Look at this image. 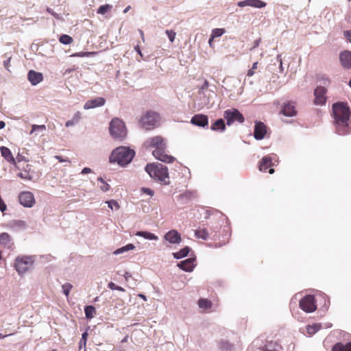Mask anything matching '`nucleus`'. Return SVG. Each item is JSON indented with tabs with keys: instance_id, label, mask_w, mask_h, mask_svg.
I'll return each mask as SVG.
<instances>
[{
	"instance_id": "obj_18",
	"label": "nucleus",
	"mask_w": 351,
	"mask_h": 351,
	"mask_svg": "<svg viewBox=\"0 0 351 351\" xmlns=\"http://www.w3.org/2000/svg\"><path fill=\"white\" fill-rule=\"evenodd\" d=\"M0 245L8 250L12 248L14 243L9 234L7 232L0 234Z\"/></svg>"
},
{
	"instance_id": "obj_52",
	"label": "nucleus",
	"mask_w": 351,
	"mask_h": 351,
	"mask_svg": "<svg viewBox=\"0 0 351 351\" xmlns=\"http://www.w3.org/2000/svg\"><path fill=\"white\" fill-rule=\"evenodd\" d=\"M110 188V185L107 184L106 182H104V183H103L102 185L100 186V189L104 192L109 191Z\"/></svg>"
},
{
	"instance_id": "obj_22",
	"label": "nucleus",
	"mask_w": 351,
	"mask_h": 351,
	"mask_svg": "<svg viewBox=\"0 0 351 351\" xmlns=\"http://www.w3.org/2000/svg\"><path fill=\"white\" fill-rule=\"evenodd\" d=\"M272 165H274V164L272 163L271 157L269 156H266L263 157L260 161L259 169L261 171L265 172L267 169Z\"/></svg>"
},
{
	"instance_id": "obj_23",
	"label": "nucleus",
	"mask_w": 351,
	"mask_h": 351,
	"mask_svg": "<svg viewBox=\"0 0 351 351\" xmlns=\"http://www.w3.org/2000/svg\"><path fill=\"white\" fill-rule=\"evenodd\" d=\"M218 347L222 351H232L234 345L228 340L221 339L218 342Z\"/></svg>"
},
{
	"instance_id": "obj_34",
	"label": "nucleus",
	"mask_w": 351,
	"mask_h": 351,
	"mask_svg": "<svg viewBox=\"0 0 351 351\" xmlns=\"http://www.w3.org/2000/svg\"><path fill=\"white\" fill-rule=\"evenodd\" d=\"M278 347L276 342L270 341L263 348V351H277Z\"/></svg>"
},
{
	"instance_id": "obj_30",
	"label": "nucleus",
	"mask_w": 351,
	"mask_h": 351,
	"mask_svg": "<svg viewBox=\"0 0 351 351\" xmlns=\"http://www.w3.org/2000/svg\"><path fill=\"white\" fill-rule=\"evenodd\" d=\"M135 246L132 243L127 244L126 245L117 249L113 252V254L118 255L126 252L128 251L134 250Z\"/></svg>"
},
{
	"instance_id": "obj_17",
	"label": "nucleus",
	"mask_w": 351,
	"mask_h": 351,
	"mask_svg": "<svg viewBox=\"0 0 351 351\" xmlns=\"http://www.w3.org/2000/svg\"><path fill=\"white\" fill-rule=\"evenodd\" d=\"M280 113L286 117H292L296 115L297 112L295 106L291 102H287L282 106Z\"/></svg>"
},
{
	"instance_id": "obj_6",
	"label": "nucleus",
	"mask_w": 351,
	"mask_h": 351,
	"mask_svg": "<svg viewBox=\"0 0 351 351\" xmlns=\"http://www.w3.org/2000/svg\"><path fill=\"white\" fill-rule=\"evenodd\" d=\"M160 121V115L158 113L149 110L146 112L139 120V123L142 128L146 130H151L156 127Z\"/></svg>"
},
{
	"instance_id": "obj_2",
	"label": "nucleus",
	"mask_w": 351,
	"mask_h": 351,
	"mask_svg": "<svg viewBox=\"0 0 351 351\" xmlns=\"http://www.w3.org/2000/svg\"><path fill=\"white\" fill-rule=\"evenodd\" d=\"M145 145L149 148H154L153 156L163 162L171 163L176 158L173 156L166 154V143L165 139L160 136H156L147 138L145 142Z\"/></svg>"
},
{
	"instance_id": "obj_53",
	"label": "nucleus",
	"mask_w": 351,
	"mask_h": 351,
	"mask_svg": "<svg viewBox=\"0 0 351 351\" xmlns=\"http://www.w3.org/2000/svg\"><path fill=\"white\" fill-rule=\"evenodd\" d=\"M320 82L324 86H327L329 84V80L326 77H322L320 79Z\"/></svg>"
},
{
	"instance_id": "obj_1",
	"label": "nucleus",
	"mask_w": 351,
	"mask_h": 351,
	"mask_svg": "<svg viewBox=\"0 0 351 351\" xmlns=\"http://www.w3.org/2000/svg\"><path fill=\"white\" fill-rule=\"evenodd\" d=\"M332 110L337 133L339 135L349 134L348 121L350 114L349 108L343 103H337L333 104Z\"/></svg>"
},
{
	"instance_id": "obj_3",
	"label": "nucleus",
	"mask_w": 351,
	"mask_h": 351,
	"mask_svg": "<svg viewBox=\"0 0 351 351\" xmlns=\"http://www.w3.org/2000/svg\"><path fill=\"white\" fill-rule=\"evenodd\" d=\"M145 171L155 180L164 184H169V172L167 166L160 163H152L146 165Z\"/></svg>"
},
{
	"instance_id": "obj_11",
	"label": "nucleus",
	"mask_w": 351,
	"mask_h": 351,
	"mask_svg": "<svg viewBox=\"0 0 351 351\" xmlns=\"http://www.w3.org/2000/svg\"><path fill=\"white\" fill-rule=\"evenodd\" d=\"M326 89L325 87L322 86V85L318 86L315 91H314V95H315V104L316 105H324L325 104L326 101Z\"/></svg>"
},
{
	"instance_id": "obj_24",
	"label": "nucleus",
	"mask_w": 351,
	"mask_h": 351,
	"mask_svg": "<svg viewBox=\"0 0 351 351\" xmlns=\"http://www.w3.org/2000/svg\"><path fill=\"white\" fill-rule=\"evenodd\" d=\"M210 129L214 131H224L226 129V125L223 119H219L215 121L211 125Z\"/></svg>"
},
{
	"instance_id": "obj_20",
	"label": "nucleus",
	"mask_w": 351,
	"mask_h": 351,
	"mask_svg": "<svg viewBox=\"0 0 351 351\" xmlns=\"http://www.w3.org/2000/svg\"><path fill=\"white\" fill-rule=\"evenodd\" d=\"M339 60L344 68H351V51H344L339 55Z\"/></svg>"
},
{
	"instance_id": "obj_4",
	"label": "nucleus",
	"mask_w": 351,
	"mask_h": 351,
	"mask_svg": "<svg viewBox=\"0 0 351 351\" xmlns=\"http://www.w3.org/2000/svg\"><path fill=\"white\" fill-rule=\"evenodd\" d=\"M135 155L134 150L125 147H119L114 149L110 156V162H117L124 166L129 164Z\"/></svg>"
},
{
	"instance_id": "obj_16",
	"label": "nucleus",
	"mask_w": 351,
	"mask_h": 351,
	"mask_svg": "<svg viewBox=\"0 0 351 351\" xmlns=\"http://www.w3.org/2000/svg\"><path fill=\"white\" fill-rule=\"evenodd\" d=\"M27 79L32 85L36 86L43 80V74L34 70H30L27 73Z\"/></svg>"
},
{
	"instance_id": "obj_35",
	"label": "nucleus",
	"mask_w": 351,
	"mask_h": 351,
	"mask_svg": "<svg viewBox=\"0 0 351 351\" xmlns=\"http://www.w3.org/2000/svg\"><path fill=\"white\" fill-rule=\"evenodd\" d=\"M225 90L226 91H231L232 93H231L229 95V97L232 99H237V97L239 96V95H241L243 93V86H240L238 89H237V93L234 92L232 88H224Z\"/></svg>"
},
{
	"instance_id": "obj_32",
	"label": "nucleus",
	"mask_w": 351,
	"mask_h": 351,
	"mask_svg": "<svg viewBox=\"0 0 351 351\" xmlns=\"http://www.w3.org/2000/svg\"><path fill=\"white\" fill-rule=\"evenodd\" d=\"M320 324H314L313 325L306 326V332L309 335H313L317 331H319L321 328Z\"/></svg>"
},
{
	"instance_id": "obj_61",
	"label": "nucleus",
	"mask_w": 351,
	"mask_h": 351,
	"mask_svg": "<svg viewBox=\"0 0 351 351\" xmlns=\"http://www.w3.org/2000/svg\"><path fill=\"white\" fill-rule=\"evenodd\" d=\"M92 172V170L91 169L88 168V167H84L82 171V174H86V173H91Z\"/></svg>"
},
{
	"instance_id": "obj_21",
	"label": "nucleus",
	"mask_w": 351,
	"mask_h": 351,
	"mask_svg": "<svg viewBox=\"0 0 351 351\" xmlns=\"http://www.w3.org/2000/svg\"><path fill=\"white\" fill-rule=\"evenodd\" d=\"M1 156L10 164L16 165V159L14 158L10 149L5 146L0 147Z\"/></svg>"
},
{
	"instance_id": "obj_57",
	"label": "nucleus",
	"mask_w": 351,
	"mask_h": 351,
	"mask_svg": "<svg viewBox=\"0 0 351 351\" xmlns=\"http://www.w3.org/2000/svg\"><path fill=\"white\" fill-rule=\"evenodd\" d=\"M248 4H249V2L247 1V0H244V1H239L238 3V6L242 8V7H245V6H248Z\"/></svg>"
},
{
	"instance_id": "obj_51",
	"label": "nucleus",
	"mask_w": 351,
	"mask_h": 351,
	"mask_svg": "<svg viewBox=\"0 0 351 351\" xmlns=\"http://www.w3.org/2000/svg\"><path fill=\"white\" fill-rule=\"evenodd\" d=\"M5 56L7 57V59L3 61V66L8 71H9L11 56H8L7 54H5Z\"/></svg>"
},
{
	"instance_id": "obj_49",
	"label": "nucleus",
	"mask_w": 351,
	"mask_h": 351,
	"mask_svg": "<svg viewBox=\"0 0 351 351\" xmlns=\"http://www.w3.org/2000/svg\"><path fill=\"white\" fill-rule=\"evenodd\" d=\"M13 223L15 226L19 227L20 228H25L26 223L24 221L22 220H16L13 221Z\"/></svg>"
},
{
	"instance_id": "obj_37",
	"label": "nucleus",
	"mask_w": 351,
	"mask_h": 351,
	"mask_svg": "<svg viewBox=\"0 0 351 351\" xmlns=\"http://www.w3.org/2000/svg\"><path fill=\"white\" fill-rule=\"evenodd\" d=\"M225 32V30L223 29L220 28H216L214 29L212 32V38L209 40L210 45L211 44V42L214 38L219 37L222 36Z\"/></svg>"
},
{
	"instance_id": "obj_31",
	"label": "nucleus",
	"mask_w": 351,
	"mask_h": 351,
	"mask_svg": "<svg viewBox=\"0 0 351 351\" xmlns=\"http://www.w3.org/2000/svg\"><path fill=\"white\" fill-rule=\"evenodd\" d=\"M198 306L203 310H208L211 308L212 302L208 299H199L198 301Z\"/></svg>"
},
{
	"instance_id": "obj_42",
	"label": "nucleus",
	"mask_w": 351,
	"mask_h": 351,
	"mask_svg": "<svg viewBox=\"0 0 351 351\" xmlns=\"http://www.w3.org/2000/svg\"><path fill=\"white\" fill-rule=\"evenodd\" d=\"M46 128L44 125H33L31 134L34 132H43L45 130Z\"/></svg>"
},
{
	"instance_id": "obj_39",
	"label": "nucleus",
	"mask_w": 351,
	"mask_h": 351,
	"mask_svg": "<svg viewBox=\"0 0 351 351\" xmlns=\"http://www.w3.org/2000/svg\"><path fill=\"white\" fill-rule=\"evenodd\" d=\"M87 337H88L87 332H84V333H82V338L79 342V349H82L83 348H85L86 341H87Z\"/></svg>"
},
{
	"instance_id": "obj_36",
	"label": "nucleus",
	"mask_w": 351,
	"mask_h": 351,
	"mask_svg": "<svg viewBox=\"0 0 351 351\" xmlns=\"http://www.w3.org/2000/svg\"><path fill=\"white\" fill-rule=\"evenodd\" d=\"M248 6L261 8L266 5V3L261 0H247Z\"/></svg>"
},
{
	"instance_id": "obj_25",
	"label": "nucleus",
	"mask_w": 351,
	"mask_h": 351,
	"mask_svg": "<svg viewBox=\"0 0 351 351\" xmlns=\"http://www.w3.org/2000/svg\"><path fill=\"white\" fill-rule=\"evenodd\" d=\"M332 351H351V342L345 344L337 343L332 347Z\"/></svg>"
},
{
	"instance_id": "obj_33",
	"label": "nucleus",
	"mask_w": 351,
	"mask_h": 351,
	"mask_svg": "<svg viewBox=\"0 0 351 351\" xmlns=\"http://www.w3.org/2000/svg\"><path fill=\"white\" fill-rule=\"evenodd\" d=\"M84 312H85L86 317L87 319H91V318L94 317L96 311H95V308L93 306L89 305V306H86L84 308Z\"/></svg>"
},
{
	"instance_id": "obj_50",
	"label": "nucleus",
	"mask_w": 351,
	"mask_h": 351,
	"mask_svg": "<svg viewBox=\"0 0 351 351\" xmlns=\"http://www.w3.org/2000/svg\"><path fill=\"white\" fill-rule=\"evenodd\" d=\"M93 53V52H79V53H76L73 54V56L88 57V56H91Z\"/></svg>"
},
{
	"instance_id": "obj_12",
	"label": "nucleus",
	"mask_w": 351,
	"mask_h": 351,
	"mask_svg": "<svg viewBox=\"0 0 351 351\" xmlns=\"http://www.w3.org/2000/svg\"><path fill=\"white\" fill-rule=\"evenodd\" d=\"M267 133V128L263 122H256L254 131V136L256 140L264 138Z\"/></svg>"
},
{
	"instance_id": "obj_15",
	"label": "nucleus",
	"mask_w": 351,
	"mask_h": 351,
	"mask_svg": "<svg viewBox=\"0 0 351 351\" xmlns=\"http://www.w3.org/2000/svg\"><path fill=\"white\" fill-rule=\"evenodd\" d=\"M106 103V100L103 97H96L93 99L88 100L84 105V108L89 110L97 107L103 106Z\"/></svg>"
},
{
	"instance_id": "obj_47",
	"label": "nucleus",
	"mask_w": 351,
	"mask_h": 351,
	"mask_svg": "<svg viewBox=\"0 0 351 351\" xmlns=\"http://www.w3.org/2000/svg\"><path fill=\"white\" fill-rule=\"evenodd\" d=\"M18 176L22 179L27 180H31L32 179V176L29 175L28 172H20L18 173Z\"/></svg>"
},
{
	"instance_id": "obj_26",
	"label": "nucleus",
	"mask_w": 351,
	"mask_h": 351,
	"mask_svg": "<svg viewBox=\"0 0 351 351\" xmlns=\"http://www.w3.org/2000/svg\"><path fill=\"white\" fill-rule=\"evenodd\" d=\"M135 235L138 236V237H143L145 239H148V240H154V241L158 240V236H156L154 233L147 232V231H138V232H136Z\"/></svg>"
},
{
	"instance_id": "obj_7",
	"label": "nucleus",
	"mask_w": 351,
	"mask_h": 351,
	"mask_svg": "<svg viewBox=\"0 0 351 351\" xmlns=\"http://www.w3.org/2000/svg\"><path fill=\"white\" fill-rule=\"evenodd\" d=\"M34 260L32 256H21L15 259L14 267L19 274L21 275L28 271L33 266Z\"/></svg>"
},
{
	"instance_id": "obj_59",
	"label": "nucleus",
	"mask_w": 351,
	"mask_h": 351,
	"mask_svg": "<svg viewBox=\"0 0 351 351\" xmlns=\"http://www.w3.org/2000/svg\"><path fill=\"white\" fill-rule=\"evenodd\" d=\"M47 11L50 13L51 15H53V16H55L56 19H60V16L59 15L54 12L51 8H47Z\"/></svg>"
},
{
	"instance_id": "obj_54",
	"label": "nucleus",
	"mask_w": 351,
	"mask_h": 351,
	"mask_svg": "<svg viewBox=\"0 0 351 351\" xmlns=\"http://www.w3.org/2000/svg\"><path fill=\"white\" fill-rule=\"evenodd\" d=\"M142 191H143V193L147 195H149L151 196L154 195V191L149 188H143Z\"/></svg>"
},
{
	"instance_id": "obj_10",
	"label": "nucleus",
	"mask_w": 351,
	"mask_h": 351,
	"mask_svg": "<svg viewBox=\"0 0 351 351\" xmlns=\"http://www.w3.org/2000/svg\"><path fill=\"white\" fill-rule=\"evenodd\" d=\"M19 199L21 205L26 208H32L35 204L34 194L30 191H23L19 195Z\"/></svg>"
},
{
	"instance_id": "obj_29",
	"label": "nucleus",
	"mask_w": 351,
	"mask_h": 351,
	"mask_svg": "<svg viewBox=\"0 0 351 351\" xmlns=\"http://www.w3.org/2000/svg\"><path fill=\"white\" fill-rule=\"evenodd\" d=\"M81 119V113L80 112H77L73 115V118L71 120H69L66 122L65 126L69 128L73 125H76L80 122Z\"/></svg>"
},
{
	"instance_id": "obj_41",
	"label": "nucleus",
	"mask_w": 351,
	"mask_h": 351,
	"mask_svg": "<svg viewBox=\"0 0 351 351\" xmlns=\"http://www.w3.org/2000/svg\"><path fill=\"white\" fill-rule=\"evenodd\" d=\"M73 288V285L69 282L64 283L62 286L63 293L68 297L70 293L71 289Z\"/></svg>"
},
{
	"instance_id": "obj_48",
	"label": "nucleus",
	"mask_w": 351,
	"mask_h": 351,
	"mask_svg": "<svg viewBox=\"0 0 351 351\" xmlns=\"http://www.w3.org/2000/svg\"><path fill=\"white\" fill-rule=\"evenodd\" d=\"M276 62L279 64V72L282 73L284 71V68L282 66V60L281 58V55L278 54L276 57Z\"/></svg>"
},
{
	"instance_id": "obj_58",
	"label": "nucleus",
	"mask_w": 351,
	"mask_h": 351,
	"mask_svg": "<svg viewBox=\"0 0 351 351\" xmlns=\"http://www.w3.org/2000/svg\"><path fill=\"white\" fill-rule=\"evenodd\" d=\"M209 86V83L207 80H205L202 86H201L200 90H204L205 89H207Z\"/></svg>"
},
{
	"instance_id": "obj_62",
	"label": "nucleus",
	"mask_w": 351,
	"mask_h": 351,
	"mask_svg": "<svg viewBox=\"0 0 351 351\" xmlns=\"http://www.w3.org/2000/svg\"><path fill=\"white\" fill-rule=\"evenodd\" d=\"M123 276L126 281H128V279L132 277L131 274L128 271H125Z\"/></svg>"
},
{
	"instance_id": "obj_55",
	"label": "nucleus",
	"mask_w": 351,
	"mask_h": 351,
	"mask_svg": "<svg viewBox=\"0 0 351 351\" xmlns=\"http://www.w3.org/2000/svg\"><path fill=\"white\" fill-rule=\"evenodd\" d=\"M343 34L345 37L351 43V30L345 31Z\"/></svg>"
},
{
	"instance_id": "obj_27",
	"label": "nucleus",
	"mask_w": 351,
	"mask_h": 351,
	"mask_svg": "<svg viewBox=\"0 0 351 351\" xmlns=\"http://www.w3.org/2000/svg\"><path fill=\"white\" fill-rule=\"evenodd\" d=\"M191 248L188 246L184 247L177 252L173 253V256L176 259H180L186 257L190 252Z\"/></svg>"
},
{
	"instance_id": "obj_14",
	"label": "nucleus",
	"mask_w": 351,
	"mask_h": 351,
	"mask_svg": "<svg viewBox=\"0 0 351 351\" xmlns=\"http://www.w3.org/2000/svg\"><path fill=\"white\" fill-rule=\"evenodd\" d=\"M164 238L166 241L172 244H178L182 241L180 234L176 230H171L167 232Z\"/></svg>"
},
{
	"instance_id": "obj_46",
	"label": "nucleus",
	"mask_w": 351,
	"mask_h": 351,
	"mask_svg": "<svg viewBox=\"0 0 351 351\" xmlns=\"http://www.w3.org/2000/svg\"><path fill=\"white\" fill-rule=\"evenodd\" d=\"M165 33L167 35L169 40L171 43H173L174 41V40H175V38H176V32H173V30L167 29V30H166Z\"/></svg>"
},
{
	"instance_id": "obj_28",
	"label": "nucleus",
	"mask_w": 351,
	"mask_h": 351,
	"mask_svg": "<svg viewBox=\"0 0 351 351\" xmlns=\"http://www.w3.org/2000/svg\"><path fill=\"white\" fill-rule=\"evenodd\" d=\"M195 235L198 239L207 240L209 237V233L206 228H199L195 230Z\"/></svg>"
},
{
	"instance_id": "obj_5",
	"label": "nucleus",
	"mask_w": 351,
	"mask_h": 351,
	"mask_svg": "<svg viewBox=\"0 0 351 351\" xmlns=\"http://www.w3.org/2000/svg\"><path fill=\"white\" fill-rule=\"evenodd\" d=\"M110 135L114 139L123 140L127 136V129L124 122L119 119L114 118L111 120L109 125Z\"/></svg>"
},
{
	"instance_id": "obj_44",
	"label": "nucleus",
	"mask_w": 351,
	"mask_h": 351,
	"mask_svg": "<svg viewBox=\"0 0 351 351\" xmlns=\"http://www.w3.org/2000/svg\"><path fill=\"white\" fill-rule=\"evenodd\" d=\"M106 203L108 204V206L113 210L114 208L115 210H118L119 208V205L118 204V202L115 200H110V201H107L106 202Z\"/></svg>"
},
{
	"instance_id": "obj_9",
	"label": "nucleus",
	"mask_w": 351,
	"mask_h": 351,
	"mask_svg": "<svg viewBox=\"0 0 351 351\" xmlns=\"http://www.w3.org/2000/svg\"><path fill=\"white\" fill-rule=\"evenodd\" d=\"M300 307L306 313L314 312L317 308L314 296L312 295L304 296L300 301Z\"/></svg>"
},
{
	"instance_id": "obj_8",
	"label": "nucleus",
	"mask_w": 351,
	"mask_h": 351,
	"mask_svg": "<svg viewBox=\"0 0 351 351\" xmlns=\"http://www.w3.org/2000/svg\"><path fill=\"white\" fill-rule=\"evenodd\" d=\"M223 118L226 120V124L231 125L237 121L242 123L245 121L243 115L236 108H230L224 111Z\"/></svg>"
},
{
	"instance_id": "obj_38",
	"label": "nucleus",
	"mask_w": 351,
	"mask_h": 351,
	"mask_svg": "<svg viewBox=\"0 0 351 351\" xmlns=\"http://www.w3.org/2000/svg\"><path fill=\"white\" fill-rule=\"evenodd\" d=\"M59 41L64 45H69L73 42V38L69 35L63 34L60 37Z\"/></svg>"
},
{
	"instance_id": "obj_63",
	"label": "nucleus",
	"mask_w": 351,
	"mask_h": 351,
	"mask_svg": "<svg viewBox=\"0 0 351 351\" xmlns=\"http://www.w3.org/2000/svg\"><path fill=\"white\" fill-rule=\"evenodd\" d=\"M254 74V69H252L251 68L250 70H248L247 73V76H249V77H251V76H252Z\"/></svg>"
},
{
	"instance_id": "obj_45",
	"label": "nucleus",
	"mask_w": 351,
	"mask_h": 351,
	"mask_svg": "<svg viewBox=\"0 0 351 351\" xmlns=\"http://www.w3.org/2000/svg\"><path fill=\"white\" fill-rule=\"evenodd\" d=\"M108 288H110L112 290H117V291H125V289L123 287L116 285L112 282H110V283H108Z\"/></svg>"
},
{
	"instance_id": "obj_56",
	"label": "nucleus",
	"mask_w": 351,
	"mask_h": 351,
	"mask_svg": "<svg viewBox=\"0 0 351 351\" xmlns=\"http://www.w3.org/2000/svg\"><path fill=\"white\" fill-rule=\"evenodd\" d=\"M261 41V38H258V39H256V40H254L253 47L250 49V50L252 51L254 49H255L257 47H258L259 45H260Z\"/></svg>"
},
{
	"instance_id": "obj_60",
	"label": "nucleus",
	"mask_w": 351,
	"mask_h": 351,
	"mask_svg": "<svg viewBox=\"0 0 351 351\" xmlns=\"http://www.w3.org/2000/svg\"><path fill=\"white\" fill-rule=\"evenodd\" d=\"M183 195L187 198H191L195 197V193L193 192H186Z\"/></svg>"
},
{
	"instance_id": "obj_19",
	"label": "nucleus",
	"mask_w": 351,
	"mask_h": 351,
	"mask_svg": "<svg viewBox=\"0 0 351 351\" xmlns=\"http://www.w3.org/2000/svg\"><path fill=\"white\" fill-rule=\"evenodd\" d=\"M195 259L189 258L178 263V267L183 271L191 272L193 270Z\"/></svg>"
},
{
	"instance_id": "obj_13",
	"label": "nucleus",
	"mask_w": 351,
	"mask_h": 351,
	"mask_svg": "<svg viewBox=\"0 0 351 351\" xmlns=\"http://www.w3.org/2000/svg\"><path fill=\"white\" fill-rule=\"evenodd\" d=\"M191 123L195 125L205 128L208 125V118L206 115L197 114L191 118Z\"/></svg>"
},
{
	"instance_id": "obj_64",
	"label": "nucleus",
	"mask_w": 351,
	"mask_h": 351,
	"mask_svg": "<svg viewBox=\"0 0 351 351\" xmlns=\"http://www.w3.org/2000/svg\"><path fill=\"white\" fill-rule=\"evenodd\" d=\"M135 49H136V51H137V53H138L139 55H141V57H143V55H142V53H141V49H140L139 47H138V46L136 47H135Z\"/></svg>"
},
{
	"instance_id": "obj_43",
	"label": "nucleus",
	"mask_w": 351,
	"mask_h": 351,
	"mask_svg": "<svg viewBox=\"0 0 351 351\" xmlns=\"http://www.w3.org/2000/svg\"><path fill=\"white\" fill-rule=\"evenodd\" d=\"M112 8V5L109 4L102 5L99 6L97 10V13L100 14H104L106 12Z\"/></svg>"
},
{
	"instance_id": "obj_40",
	"label": "nucleus",
	"mask_w": 351,
	"mask_h": 351,
	"mask_svg": "<svg viewBox=\"0 0 351 351\" xmlns=\"http://www.w3.org/2000/svg\"><path fill=\"white\" fill-rule=\"evenodd\" d=\"M223 82L226 84H230V85H232L234 87L240 85V81L232 77L227 78L224 80Z\"/></svg>"
}]
</instances>
